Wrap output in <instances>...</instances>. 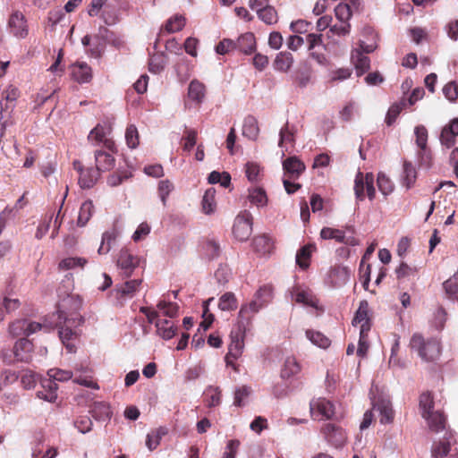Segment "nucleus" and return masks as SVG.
Here are the masks:
<instances>
[{
  "mask_svg": "<svg viewBox=\"0 0 458 458\" xmlns=\"http://www.w3.org/2000/svg\"><path fill=\"white\" fill-rule=\"evenodd\" d=\"M81 306L82 301L79 295L67 294L59 301L56 313L47 318L51 329L58 328L59 338L71 353L75 352V345L70 343L76 335L73 328L84 322V318L78 313Z\"/></svg>",
  "mask_w": 458,
  "mask_h": 458,
  "instance_id": "obj_1",
  "label": "nucleus"
},
{
  "mask_svg": "<svg viewBox=\"0 0 458 458\" xmlns=\"http://www.w3.org/2000/svg\"><path fill=\"white\" fill-rule=\"evenodd\" d=\"M433 398L429 393H423L420 397V410L422 417L427 420L428 428L435 433L445 431L442 440L435 441L431 447L433 458H443L450 451V446L455 442L451 431L445 430V417L438 411H433Z\"/></svg>",
  "mask_w": 458,
  "mask_h": 458,
  "instance_id": "obj_2",
  "label": "nucleus"
},
{
  "mask_svg": "<svg viewBox=\"0 0 458 458\" xmlns=\"http://www.w3.org/2000/svg\"><path fill=\"white\" fill-rule=\"evenodd\" d=\"M273 297L274 290L271 285L265 284L260 286L254 293L252 300L241 306L238 318L240 320L249 324L255 314L266 308L272 301Z\"/></svg>",
  "mask_w": 458,
  "mask_h": 458,
  "instance_id": "obj_3",
  "label": "nucleus"
},
{
  "mask_svg": "<svg viewBox=\"0 0 458 458\" xmlns=\"http://www.w3.org/2000/svg\"><path fill=\"white\" fill-rule=\"evenodd\" d=\"M410 347L417 352L420 358L426 362L435 361L441 354V346L438 340L435 338L424 339V337L415 333L411 338Z\"/></svg>",
  "mask_w": 458,
  "mask_h": 458,
  "instance_id": "obj_4",
  "label": "nucleus"
},
{
  "mask_svg": "<svg viewBox=\"0 0 458 458\" xmlns=\"http://www.w3.org/2000/svg\"><path fill=\"white\" fill-rule=\"evenodd\" d=\"M245 331L246 325L245 322L242 320L237 327L231 331L228 353L225 356L227 366H233V361L242 355L244 349Z\"/></svg>",
  "mask_w": 458,
  "mask_h": 458,
  "instance_id": "obj_5",
  "label": "nucleus"
},
{
  "mask_svg": "<svg viewBox=\"0 0 458 458\" xmlns=\"http://www.w3.org/2000/svg\"><path fill=\"white\" fill-rule=\"evenodd\" d=\"M365 191L369 200H373L376 197L374 175L371 173L363 175L361 172H358L354 180V194L358 201L364 200Z\"/></svg>",
  "mask_w": 458,
  "mask_h": 458,
  "instance_id": "obj_6",
  "label": "nucleus"
},
{
  "mask_svg": "<svg viewBox=\"0 0 458 458\" xmlns=\"http://www.w3.org/2000/svg\"><path fill=\"white\" fill-rule=\"evenodd\" d=\"M51 330L48 320H45L44 324L30 321L28 319H18L12 323L9 327V332L13 336H20L21 335H30L38 330Z\"/></svg>",
  "mask_w": 458,
  "mask_h": 458,
  "instance_id": "obj_7",
  "label": "nucleus"
},
{
  "mask_svg": "<svg viewBox=\"0 0 458 458\" xmlns=\"http://www.w3.org/2000/svg\"><path fill=\"white\" fill-rule=\"evenodd\" d=\"M251 233L252 216L249 211L244 210L236 216L233 226V233L237 240L243 242L250 238Z\"/></svg>",
  "mask_w": 458,
  "mask_h": 458,
  "instance_id": "obj_8",
  "label": "nucleus"
},
{
  "mask_svg": "<svg viewBox=\"0 0 458 458\" xmlns=\"http://www.w3.org/2000/svg\"><path fill=\"white\" fill-rule=\"evenodd\" d=\"M73 168L79 173V184L83 189L93 187L100 175L93 167L84 168L79 160L73 161Z\"/></svg>",
  "mask_w": 458,
  "mask_h": 458,
  "instance_id": "obj_9",
  "label": "nucleus"
},
{
  "mask_svg": "<svg viewBox=\"0 0 458 458\" xmlns=\"http://www.w3.org/2000/svg\"><path fill=\"white\" fill-rule=\"evenodd\" d=\"M111 131L109 125H103L98 123L93 128L88 135V140L93 145H98L103 143L108 149L114 150V143L112 140L108 139L107 136Z\"/></svg>",
  "mask_w": 458,
  "mask_h": 458,
  "instance_id": "obj_10",
  "label": "nucleus"
},
{
  "mask_svg": "<svg viewBox=\"0 0 458 458\" xmlns=\"http://www.w3.org/2000/svg\"><path fill=\"white\" fill-rule=\"evenodd\" d=\"M139 261V258L131 254L128 250H121L117 259V267L121 270L122 276L124 277L131 276L133 270L138 267Z\"/></svg>",
  "mask_w": 458,
  "mask_h": 458,
  "instance_id": "obj_11",
  "label": "nucleus"
},
{
  "mask_svg": "<svg viewBox=\"0 0 458 458\" xmlns=\"http://www.w3.org/2000/svg\"><path fill=\"white\" fill-rule=\"evenodd\" d=\"M310 413L314 420L330 419L334 415V405L324 398L312 400L310 402Z\"/></svg>",
  "mask_w": 458,
  "mask_h": 458,
  "instance_id": "obj_12",
  "label": "nucleus"
},
{
  "mask_svg": "<svg viewBox=\"0 0 458 458\" xmlns=\"http://www.w3.org/2000/svg\"><path fill=\"white\" fill-rule=\"evenodd\" d=\"M322 433L328 444L335 447H341L346 441L345 432L335 424H326L322 428Z\"/></svg>",
  "mask_w": 458,
  "mask_h": 458,
  "instance_id": "obj_13",
  "label": "nucleus"
},
{
  "mask_svg": "<svg viewBox=\"0 0 458 458\" xmlns=\"http://www.w3.org/2000/svg\"><path fill=\"white\" fill-rule=\"evenodd\" d=\"M11 34L18 38H24L29 32L27 21L21 12H14L8 21Z\"/></svg>",
  "mask_w": 458,
  "mask_h": 458,
  "instance_id": "obj_14",
  "label": "nucleus"
},
{
  "mask_svg": "<svg viewBox=\"0 0 458 458\" xmlns=\"http://www.w3.org/2000/svg\"><path fill=\"white\" fill-rule=\"evenodd\" d=\"M373 410L379 413L380 423L388 424L394 420V411L388 399L372 400Z\"/></svg>",
  "mask_w": 458,
  "mask_h": 458,
  "instance_id": "obj_15",
  "label": "nucleus"
},
{
  "mask_svg": "<svg viewBox=\"0 0 458 458\" xmlns=\"http://www.w3.org/2000/svg\"><path fill=\"white\" fill-rule=\"evenodd\" d=\"M33 344L26 339L21 338L15 343L13 353L17 360L29 362L32 358Z\"/></svg>",
  "mask_w": 458,
  "mask_h": 458,
  "instance_id": "obj_16",
  "label": "nucleus"
},
{
  "mask_svg": "<svg viewBox=\"0 0 458 458\" xmlns=\"http://www.w3.org/2000/svg\"><path fill=\"white\" fill-rule=\"evenodd\" d=\"M283 168L284 171V176L296 180L304 172L305 165L296 157H290L284 160Z\"/></svg>",
  "mask_w": 458,
  "mask_h": 458,
  "instance_id": "obj_17",
  "label": "nucleus"
},
{
  "mask_svg": "<svg viewBox=\"0 0 458 458\" xmlns=\"http://www.w3.org/2000/svg\"><path fill=\"white\" fill-rule=\"evenodd\" d=\"M458 136V118H454L445 125L440 134V142L446 148H451L455 144V137Z\"/></svg>",
  "mask_w": 458,
  "mask_h": 458,
  "instance_id": "obj_18",
  "label": "nucleus"
},
{
  "mask_svg": "<svg viewBox=\"0 0 458 458\" xmlns=\"http://www.w3.org/2000/svg\"><path fill=\"white\" fill-rule=\"evenodd\" d=\"M81 43L84 47H89L86 53L94 58H99L102 55L106 46L98 38L89 35L84 36L81 39Z\"/></svg>",
  "mask_w": 458,
  "mask_h": 458,
  "instance_id": "obj_19",
  "label": "nucleus"
},
{
  "mask_svg": "<svg viewBox=\"0 0 458 458\" xmlns=\"http://www.w3.org/2000/svg\"><path fill=\"white\" fill-rule=\"evenodd\" d=\"M292 298L296 302L301 303L306 306L317 308L318 300L313 296L312 293L308 289H303L300 286L294 287L291 292Z\"/></svg>",
  "mask_w": 458,
  "mask_h": 458,
  "instance_id": "obj_20",
  "label": "nucleus"
},
{
  "mask_svg": "<svg viewBox=\"0 0 458 458\" xmlns=\"http://www.w3.org/2000/svg\"><path fill=\"white\" fill-rule=\"evenodd\" d=\"M41 386L43 389L37 392V396L49 403L55 402L57 398V384L51 379H43Z\"/></svg>",
  "mask_w": 458,
  "mask_h": 458,
  "instance_id": "obj_21",
  "label": "nucleus"
},
{
  "mask_svg": "<svg viewBox=\"0 0 458 458\" xmlns=\"http://www.w3.org/2000/svg\"><path fill=\"white\" fill-rule=\"evenodd\" d=\"M72 76L79 83H87L92 78V71L88 64L76 63L72 66Z\"/></svg>",
  "mask_w": 458,
  "mask_h": 458,
  "instance_id": "obj_22",
  "label": "nucleus"
},
{
  "mask_svg": "<svg viewBox=\"0 0 458 458\" xmlns=\"http://www.w3.org/2000/svg\"><path fill=\"white\" fill-rule=\"evenodd\" d=\"M205 95V85L198 80H192L188 87V98L195 104L199 105L203 102Z\"/></svg>",
  "mask_w": 458,
  "mask_h": 458,
  "instance_id": "obj_23",
  "label": "nucleus"
},
{
  "mask_svg": "<svg viewBox=\"0 0 458 458\" xmlns=\"http://www.w3.org/2000/svg\"><path fill=\"white\" fill-rule=\"evenodd\" d=\"M156 328L157 334L165 340L172 339L177 332V327L168 319H157Z\"/></svg>",
  "mask_w": 458,
  "mask_h": 458,
  "instance_id": "obj_24",
  "label": "nucleus"
},
{
  "mask_svg": "<svg viewBox=\"0 0 458 458\" xmlns=\"http://www.w3.org/2000/svg\"><path fill=\"white\" fill-rule=\"evenodd\" d=\"M141 279L127 280L123 284L116 285V293L121 297L132 298L141 285Z\"/></svg>",
  "mask_w": 458,
  "mask_h": 458,
  "instance_id": "obj_25",
  "label": "nucleus"
},
{
  "mask_svg": "<svg viewBox=\"0 0 458 458\" xmlns=\"http://www.w3.org/2000/svg\"><path fill=\"white\" fill-rule=\"evenodd\" d=\"M352 62L355 66L357 75L360 76L369 69L370 60L360 50L354 49L352 51Z\"/></svg>",
  "mask_w": 458,
  "mask_h": 458,
  "instance_id": "obj_26",
  "label": "nucleus"
},
{
  "mask_svg": "<svg viewBox=\"0 0 458 458\" xmlns=\"http://www.w3.org/2000/svg\"><path fill=\"white\" fill-rule=\"evenodd\" d=\"M96 168L98 173L112 169L114 165V158L107 152L97 150L95 152Z\"/></svg>",
  "mask_w": 458,
  "mask_h": 458,
  "instance_id": "obj_27",
  "label": "nucleus"
},
{
  "mask_svg": "<svg viewBox=\"0 0 458 458\" xmlns=\"http://www.w3.org/2000/svg\"><path fill=\"white\" fill-rule=\"evenodd\" d=\"M90 413L98 421L109 420L112 415L109 404L105 402L94 403L91 406Z\"/></svg>",
  "mask_w": 458,
  "mask_h": 458,
  "instance_id": "obj_28",
  "label": "nucleus"
},
{
  "mask_svg": "<svg viewBox=\"0 0 458 458\" xmlns=\"http://www.w3.org/2000/svg\"><path fill=\"white\" fill-rule=\"evenodd\" d=\"M235 44H236V49H238L239 51H241L243 54L249 55L255 50V47H256L255 37L250 32L242 34L235 41Z\"/></svg>",
  "mask_w": 458,
  "mask_h": 458,
  "instance_id": "obj_29",
  "label": "nucleus"
},
{
  "mask_svg": "<svg viewBox=\"0 0 458 458\" xmlns=\"http://www.w3.org/2000/svg\"><path fill=\"white\" fill-rule=\"evenodd\" d=\"M259 133L258 121L254 116L249 115L243 121L242 135L251 140H256Z\"/></svg>",
  "mask_w": 458,
  "mask_h": 458,
  "instance_id": "obj_30",
  "label": "nucleus"
},
{
  "mask_svg": "<svg viewBox=\"0 0 458 458\" xmlns=\"http://www.w3.org/2000/svg\"><path fill=\"white\" fill-rule=\"evenodd\" d=\"M417 179V172L414 165L408 161L403 163V171L402 175V184L407 189H411Z\"/></svg>",
  "mask_w": 458,
  "mask_h": 458,
  "instance_id": "obj_31",
  "label": "nucleus"
},
{
  "mask_svg": "<svg viewBox=\"0 0 458 458\" xmlns=\"http://www.w3.org/2000/svg\"><path fill=\"white\" fill-rule=\"evenodd\" d=\"M352 325H360V329H363L364 327V332H368L369 330L367 301L360 302L352 320Z\"/></svg>",
  "mask_w": 458,
  "mask_h": 458,
  "instance_id": "obj_32",
  "label": "nucleus"
},
{
  "mask_svg": "<svg viewBox=\"0 0 458 458\" xmlns=\"http://www.w3.org/2000/svg\"><path fill=\"white\" fill-rule=\"evenodd\" d=\"M293 63V57L291 53L280 52L274 61V68L276 71L286 72L291 69Z\"/></svg>",
  "mask_w": 458,
  "mask_h": 458,
  "instance_id": "obj_33",
  "label": "nucleus"
},
{
  "mask_svg": "<svg viewBox=\"0 0 458 458\" xmlns=\"http://www.w3.org/2000/svg\"><path fill=\"white\" fill-rule=\"evenodd\" d=\"M216 191L213 188L208 189L202 198L201 206L202 211L206 215H211L216 211Z\"/></svg>",
  "mask_w": 458,
  "mask_h": 458,
  "instance_id": "obj_34",
  "label": "nucleus"
},
{
  "mask_svg": "<svg viewBox=\"0 0 458 458\" xmlns=\"http://www.w3.org/2000/svg\"><path fill=\"white\" fill-rule=\"evenodd\" d=\"M301 371V366L293 356L286 357L281 369V377L289 378Z\"/></svg>",
  "mask_w": 458,
  "mask_h": 458,
  "instance_id": "obj_35",
  "label": "nucleus"
},
{
  "mask_svg": "<svg viewBox=\"0 0 458 458\" xmlns=\"http://www.w3.org/2000/svg\"><path fill=\"white\" fill-rule=\"evenodd\" d=\"M253 248L260 255H266L271 251L273 243L269 237L260 235L253 239Z\"/></svg>",
  "mask_w": 458,
  "mask_h": 458,
  "instance_id": "obj_36",
  "label": "nucleus"
},
{
  "mask_svg": "<svg viewBox=\"0 0 458 458\" xmlns=\"http://www.w3.org/2000/svg\"><path fill=\"white\" fill-rule=\"evenodd\" d=\"M330 276L335 284L339 286L346 284L350 277V270L347 267H335L332 268Z\"/></svg>",
  "mask_w": 458,
  "mask_h": 458,
  "instance_id": "obj_37",
  "label": "nucleus"
},
{
  "mask_svg": "<svg viewBox=\"0 0 458 458\" xmlns=\"http://www.w3.org/2000/svg\"><path fill=\"white\" fill-rule=\"evenodd\" d=\"M249 200L257 207H264L267 203V197L262 188L255 187L249 189Z\"/></svg>",
  "mask_w": 458,
  "mask_h": 458,
  "instance_id": "obj_38",
  "label": "nucleus"
},
{
  "mask_svg": "<svg viewBox=\"0 0 458 458\" xmlns=\"http://www.w3.org/2000/svg\"><path fill=\"white\" fill-rule=\"evenodd\" d=\"M87 259L80 257H68L63 259L58 265L60 270H70L77 267L82 268L87 264Z\"/></svg>",
  "mask_w": 458,
  "mask_h": 458,
  "instance_id": "obj_39",
  "label": "nucleus"
},
{
  "mask_svg": "<svg viewBox=\"0 0 458 458\" xmlns=\"http://www.w3.org/2000/svg\"><path fill=\"white\" fill-rule=\"evenodd\" d=\"M312 250V245H305L297 251L296 263L302 269H306L309 267Z\"/></svg>",
  "mask_w": 458,
  "mask_h": 458,
  "instance_id": "obj_40",
  "label": "nucleus"
},
{
  "mask_svg": "<svg viewBox=\"0 0 458 458\" xmlns=\"http://www.w3.org/2000/svg\"><path fill=\"white\" fill-rule=\"evenodd\" d=\"M377 182L378 190L385 197L390 195L394 191V184L386 174L378 173Z\"/></svg>",
  "mask_w": 458,
  "mask_h": 458,
  "instance_id": "obj_41",
  "label": "nucleus"
},
{
  "mask_svg": "<svg viewBox=\"0 0 458 458\" xmlns=\"http://www.w3.org/2000/svg\"><path fill=\"white\" fill-rule=\"evenodd\" d=\"M251 394V388L247 386H242L234 391L233 405L238 407L245 406L248 403V399Z\"/></svg>",
  "mask_w": 458,
  "mask_h": 458,
  "instance_id": "obj_42",
  "label": "nucleus"
},
{
  "mask_svg": "<svg viewBox=\"0 0 458 458\" xmlns=\"http://www.w3.org/2000/svg\"><path fill=\"white\" fill-rule=\"evenodd\" d=\"M218 308L224 311L235 310L237 308V299L234 293L231 292L224 293L219 299Z\"/></svg>",
  "mask_w": 458,
  "mask_h": 458,
  "instance_id": "obj_43",
  "label": "nucleus"
},
{
  "mask_svg": "<svg viewBox=\"0 0 458 458\" xmlns=\"http://www.w3.org/2000/svg\"><path fill=\"white\" fill-rule=\"evenodd\" d=\"M93 209L94 206L91 200H86L81 204L77 221L80 226H84L87 224L92 216Z\"/></svg>",
  "mask_w": 458,
  "mask_h": 458,
  "instance_id": "obj_44",
  "label": "nucleus"
},
{
  "mask_svg": "<svg viewBox=\"0 0 458 458\" xmlns=\"http://www.w3.org/2000/svg\"><path fill=\"white\" fill-rule=\"evenodd\" d=\"M306 336L313 344L320 348L326 349L330 345V340L320 332L307 330Z\"/></svg>",
  "mask_w": 458,
  "mask_h": 458,
  "instance_id": "obj_45",
  "label": "nucleus"
},
{
  "mask_svg": "<svg viewBox=\"0 0 458 458\" xmlns=\"http://www.w3.org/2000/svg\"><path fill=\"white\" fill-rule=\"evenodd\" d=\"M174 190V185L170 180L165 179L158 182L157 192L164 206L166 205L168 196Z\"/></svg>",
  "mask_w": 458,
  "mask_h": 458,
  "instance_id": "obj_46",
  "label": "nucleus"
},
{
  "mask_svg": "<svg viewBox=\"0 0 458 458\" xmlns=\"http://www.w3.org/2000/svg\"><path fill=\"white\" fill-rule=\"evenodd\" d=\"M4 99L1 100L4 103V109L13 111L14 102L19 97V90L13 86H9L4 91Z\"/></svg>",
  "mask_w": 458,
  "mask_h": 458,
  "instance_id": "obj_47",
  "label": "nucleus"
},
{
  "mask_svg": "<svg viewBox=\"0 0 458 458\" xmlns=\"http://www.w3.org/2000/svg\"><path fill=\"white\" fill-rule=\"evenodd\" d=\"M186 20L182 15L176 14L171 17L165 23V29L169 33H174L183 29Z\"/></svg>",
  "mask_w": 458,
  "mask_h": 458,
  "instance_id": "obj_48",
  "label": "nucleus"
},
{
  "mask_svg": "<svg viewBox=\"0 0 458 458\" xmlns=\"http://www.w3.org/2000/svg\"><path fill=\"white\" fill-rule=\"evenodd\" d=\"M166 434V430L164 428H159L158 429L152 431L147 435L146 445L147 447L152 451L156 449L159 444L162 437Z\"/></svg>",
  "mask_w": 458,
  "mask_h": 458,
  "instance_id": "obj_49",
  "label": "nucleus"
},
{
  "mask_svg": "<svg viewBox=\"0 0 458 458\" xmlns=\"http://www.w3.org/2000/svg\"><path fill=\"white\" fill-rule=\"evenodd\" d=\"M165 63H166L165 57L163 54L157 53V54L153 55L149 58V63H148L149 72L152 73H155V74L159 73L165 68Z\"/></svg>",
  "mask_w": 458,
  "mask_h": 458,
  "instance_id": "obj_50",
  "label": "nucleus"
},
{
  "mask_svg": "<svg viewBox=\"0 0 458 458\" xmlns=\"http://www.w3.org/2000/svg\"><path fill=\"white\" fill-rule=\"evenodd\" d=\"M157 308L162 312L164 316L174 318L177 316L179 307L176 303L161 300L157 304Z\"/></svg>",
  "mask_w": 458,
  "mask_h": 458,
  "instance_id": "obj_51",
  "label": "nucleus"
},
{
  "mask_svg": "<svg viewBox=\"0 0 458 458\" xmlns=\"http://www.w3.org/2000/svg\"><path fill=\"white\" fill-rule=\"evenodd\" d=\"M48 379L55 382L68 381L72 377V372L70 370H64L61 369H51L47 371Z\"/></svg>",
  "mask_w": 458,
  "mask_h": 458,
  "instance_id": "obj_52",
  "label": "nucleus"
},
{
  "mask_svg": "<svg viewBox=\"0 0 458 458\" xmlns=\"http://www.w3.org/2000/svg\"><path fill=\"white\" fill-rule=\"evenodd\" d=\"M38 376L31 370H24L21 376V383L24 389H32L35 387Z\"/></svg>",
  "mask_w": 458,
  "mask_h": 458,
  "instance_id": "obj_53",
  "label": "nucleus"
},
{
  "mask_svg": "<svg viewBox=\"0 0 458 458\" xmlns=\"http://www.w3.org/2000/svg\"><path fill=\"white\" fill-rule=\"evenodd\" d=\"M414 134L416 137V144L421 151H425L427 148L428 141V131L423 125H418L414 129Z\"/></svg>",
  "mask_w": 458,
  "mask_h": 458,
  "instance_id": "obj_54",
  "label": "nucleus"
},
{
  "mask_svg": "<svg viewBox=\"0 0 458 458\" xmlns=\"http://www.w3.org/2000/svg\"><path fill=\"white\" fill-rule=\"evenodd\" d=\"M204 254L208 259H214L219 256L220 246L215 240H208L204 246Z\"/></svg>",
  "mask_w": 458,
  "mask_h": 458,
  "instance_id": "obj_55",
  "label": "nucleus"
},
{
  "mask_svg": "<svg viewBox=\"0 0 458 458\" xmlns=\"http://www.w3.org/2000/svg\"><path fill=\"white\" fill-rule=\"evenodd\" d=\"M294 141V133L293 131L290 129L289 124L286 123L284 127L281 128L279 131V142L278 146L280 148H284L285 144L293 143Z\"/></svg>",
  "mask_w": 458,
  "mask_h": 458,
  "instance_id": "obj_56",
  "label": "nucleus"
},
{
  "mask_svg": "<svg viewBox=\"0 0 458 458\" xmlns=\"http://www.w3.org/2000/svg\"><path fill=\"white\" fill-rule=\"evenodd\" d=\"M257 14L259 18L267 24H274L277 21V13L276 9L271 5Z\"/></svg>",
  "mask_w": 458,
  "mask_h": 458,
  "instance_id": "obj_57",
  "label": "nucleus"
},
{
  "mask_svg": "<svg viewBox=\"0 0 458 458\" xmlns=\"http://www.w3.org/2000/svg\"><path fill=\"white\" fill-rule=\"evenodd\" d=\"M335 13L339 21L348 22L352 17L351 8L345 3L338 4L335 8Z\"/></svg>",
  "mask_w": 458,
  "mask_h": 458,
  "instance_id": "obj_58",
  "label": "nucleus"
},
{
  "mask_svg": "<svg viewBox=\"0 0 458 458\" xmlns=\"http://www.w3.org/2000/svg\"><path fill=\"white\" fill-rule=\"evenodd\" d=\"M125 140L130 148H135L139 145V134L134 125H129L125 131Z\"/></svg>",
  "mask_w": 458,
  "mask_h": 458,
  "instance_id": "obj_59",
  "label": "nucleus"
},
{
  "mask_svg": "<svg viewBox=\"0 0 458 458\" xmlns=\"http://www.w3.org/2000/svg\"><path fill=\"white\" fill-rule=\"evenodd\" d=\"M358 113V106L355 102L351 101L346 104L340 111V117L345 122L351 121L353 116Z\"/></svg>",
  "mask_w": 458,
  "mask_h": 458,
  "instance_id": "obj_60",
  "label": "nucleus"
},
{
  "mask_svg": "<svg viewBox=\"0 0 458 458\" xmlns=\"http://www.w3.org/2000/svg\"><path fill=\"white\" fill-rule=\"evenodd\" d=\"M241 442L238 439H231L227 442L222 458H236Z\"/></svg>",
  "mask_w": 458,
  "mask_h": 458,
  "instance_id": "obj_61",
  "label": "nucleus"
},
{
  "mask_svg": "<svg viewBox=\"0 0 458 458\" xmlns=\"http://www.w3.org/2000/svg\"><path fill=\"white\" fill-rule=\"evenodd\" d=\"M260 167L257 163L248 162L245 165V173L250 182H257L260 176Z\"/></svg>",
  "mask_w": 458,
  "mask_h": 458,
  "instance_id": "obj_62",
  "label": "nucleus"
},
{
  "mask_svg": "<svg viewBox=\"0 0 458 458\" xmlns=\"http://www.w3.org/2000/svg\"><path fill=\"white\" fill-rule=\"evenodd\" d=\"M343 230L331 228V227H324L320 232V236L324 240H335L338 242H341V238H343Z\"/></svg>",
  "mask_w": 458,
  "mask_h": 458,
  "instance_id": "obj_63",
  "label": "nucleus"
},
{
  "mask_svg": "<svg viewBox=\"0 0 458 458\" xmlns=\"http://www.w3.org/2000/svg\"><path fill=\"white\" fill-rule=\"evenodd\" d=\"M444 288L446 293L452 295L458 293V270L452 277L444 283Z\"/></svg>",
  "mask_w": 458,
  "mask_h": 458,
  "instance_id": "obj_64",
  "label": "nucleus"
}]
</instances>
